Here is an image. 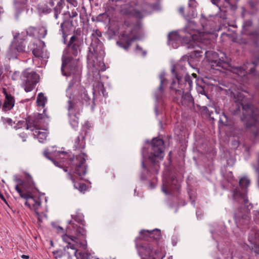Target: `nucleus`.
I'll return each instance as SVG.
<instances>
[{"instance_id":"obj_24","label":"nucleus","mask_w":259,"mask_h":259,"mask_svg":"<svg viewBox=\"0 0 259 259\" xmlns=\"http://www.w3.org/2000/svg\"><path fill=\"white\" fill-rule=\"evenodd\" d=\"M15 190L19 194L21 198H23L25 199H31V198L32 197L26 193H23V192L21 190V189L18 187V186H15Z\"/></svg>"},{"instance_id":"obj_55","label":"nucleus","mask_w":259,"mask_h":259,"mask_svg":"<svg viewBox=\"0 0 259 259\" xmlns=\"http://www.w3.org/2000/svg\"><path fill=\"white\" fill-rule=\"evenodd\" d=\"M19 35H20V34H18L17 35L14 36L15 40H16L17 39L19 38Z\"/></svg>"},{"instance_id":"obj_36","label":"nucleus","mask_w":259,"mask_h":259,"mask_svg":"<svg viewBox=\"0 0 259 259\" xmlns=\"http://www.w3.org/2000/svg\"><path fill=\"white\" fill-rule=\"evenodd\" d=\"M197 90H198V92L200 94H201L202 95H206L204 89L202 87H199Z\"/></svg>"},{"instance_id":"obj_25","label":"nucleus","mask_w":259,"mask_h":259,"mask_svg":"<svg viewBox=\"0 0 259 259\" xmlns=\"http://www.w3.org/2000/svg\"><path fill=\"white\" fill-rule=\"evenodd\" d=\"M24 41V40H23V42L21 41L20 42V44H19L18 46H16V49L18 52H27L28 51L29 49L28 48H27L26 47L25 44L24 45H23Z\"/></svg>"},{"instance_id":"obj_51","label":"nucleus","mask_w":259,"mask_h":259,"mask_svg":"<svg viewBox=\"0 0 259 259\" xmlns=\"http://www.w3.org/2000/svg\"><path fill=\"white\" fill-rule=\"evenodd\" d=\"M51 160L53 162V163H54L56 166H59V167L60 166L59 165V164H59V163H58V162H57L55 161L54 160H53V159H52V160Z\"/></svg>"},{"instance_id":"obj_58","label":"nucleus","mask_w":259,"mask_h":259,"mask_svg":"<svg viewBox=\"0 0 259 259\" xmlns=\"http://www.w3.org/2000/svg\"><path fill=\"white\" fill-rule=\"evenodd\" d=\"M20 136H21V137H22V138H23L22 141H23V142L26 141V136H25V135H24V136H21V135H20Z\"/></svg>"},{"instance_id":"obj_18","label":"nucleus","mask_w":259,"mask_h":259,"mask_svg":"<svg viewBox=\"0 0 259 259\" xmlns=\"http://www.w3.org/2000/svg\"><path fill=\"white\" fill-rule=\"evenodd\" d=\"M14 105V99L11 95H7L3 108L6 110H10Z\"/></svg>"},{"instance_id":"obj_16","label":"nucleus","mask_w":259,"mask_h":259,"mask_svg":"<svg viewBox=\"0 0 259 259\" xmlns=\"http://www.w3.org/2000/svg\"><path fill=\"white\" fill-rule=\"evenodd\" d=\"M234 123L232 119L229 118L226 114L223 113L220 116L219 120V126H232Z\"/></svg>"},{"instance_id":"obj_38","label":"nucleus","mask_w":259,"mask_h":259,"mask_svg":"<svg viewBox=\"0 0 259 259\" xmlns=\"http://www.w3.org/2000/svg\"><path fill=\"white\" fill-rule=\"evenodd\" d=\"M68 3L73 5L74 7H76L77 5V3L75 0H66Z\"/></svg>"},{"instance_id":"obj_6","label":"nucleus","mask_w":259,"mask_h":259,"mask_svg":"<svg viewBox=\"0 0 259 259\" xmlns=\"http://www.w3.org/2000/svg\"><path fill=\"white\" fill-rule=\"evenodd\" d=\"M164 142L161 139L154 138L151 143V150L148 156L150 161L155 164L154 170L157 172L159 165L157 164L159 160L164 157Z\"/></svg>"},{"instance_id":"obj_29","label":"nucleus","mask_w":259,"mask_h":259,"mask_svg":"<svg viewBox=\"0 0 259 259\" xmlns=\"http://www.w3.org/2000/svg\"><path fill=\"white\" fill-rule=\"evenodd\" d=\"M33 54L36 57H42V52L40 49H35L32 51Z\"/></svg>"},{"instance_id":"obj_30","label":"nucleus","mask_w":259,"mask_h":259,"mask_svg":"<svg viewBox=\"0 0 259 259\" xmlns=\"http://www.w3.org/2000/svg\"><path fill=\"white\" fill-rule=\"evenodd\" d=\"M14 180L17 183L16 186H18V187L19 186H22L24 184L23 181L16 176L14 177Z\"/></svg>"},{"instance_id":"obj_10","label":"nucleus","mask_w":259,"mask_h":259,"mask_svg":"<svg viewBox=\"0 0 259 259\" xmlns=\"http://www.w3.org/2000/svg\"><path fill=\"white\" fill-rule=\"evenodd\" d=\"M26 80L23 83V87L26 92H31L36 84L38 82L39 76L34 72H31L27 73L26 75Z\"/></svg>"},{"instance_id":"obj_43","label":"nucleus","mask_w":259,"mask_h":259,"mask_svg":"<svg viewBox=\"0 0 259 259\" xmlns=\"http://www.w3.org/2000/svg\"><path fill=\"white\" fill-rule=\"evenodd\" d=\"M69 16L71 18L75 17L77 16V13L76 11H72Z\"/></svg>"},{"instance_id":"obj_13","label":"nucleus","mask_w":259,"mask_h":259,"mask_svg":"<svg viewBox=\"0 0 259 259\" xmlns=\"http://www.w3.org/2000/svg\"><path fill=\"white\" fill-rule=\"evenodd\" d=\"M34 131L33 133V136L35 138H37L38 139V141L40 143H42L44 140H45L48 136V133L47 131L44 130H40L39 128V127H32Z\"/></svg>"},{"instance_id":"obj_11","label":"nucleus","mask_w":259,"mask_h":259,"mask_svg":"<svg viewBox=\"0 0 259 259\" xmlns=\"http://www.w3.org/2000/svg\"><path fill=\"white\" fill-rule=\"evenodd\" d=\"M76 81L75 78H74L72 80H71L68 85V87L66 90L67 96H68L69 99L67 101L68 106L67 109L70 112H73V111L78 109L77 105L73 96L71 95L70 93V88L73 86L74 83V81Z\"/></svg>"},{"instance_id":"obj_57","label":"nucleus","mask_w":259,"mask_h":259,"mask_svg":"<svg viewBox=\"0 0 259 259\" xmlns=\"http://www.w3.org/2000/svg\"><path fill=\"white\" fill-rule=\"evenodd\" d=\"M255 252L259 254V246L255 248Z\"/></svg>"},{"instance_id":"obj_39","label":"nucleus","mask_w":259,"mask_h":259,"mask_svg":"<svg viewBox=\"0 0 259 259\" xmlns=\"http://www.w3.org/2000/svg\"><path fill=\"white\" fill-rule=\"evenodd\" d=\"M220 17L222 18L223 19H226L227 18V14L226 12L221 11L220 14Z\"/></svg>"},{"instance_id":"obj_14","label":"nucleus","mask_w":259,"mask_h":259,"mask_svg":"<svg viewBox=\"0 0 259 259\" xmlns=\"http://www.w3.org/2000/svg\"><path fill=\"white\" fill-rule=\"evenodd\" d=\"M252 23L251 20H246L244 21L243 25L242 32L246 35H257V33L252 31Z\"/></svg>"},{"instance_id":"obj_56","label":"nucleus","mask_w":259,"mask_h":259,"mask_svg":"<svg viewBox=\"0 0 259 259\" xmlns=\"http://www.w3.org/2000/svg\"><path fill=\"white\" fill-rule=\"evenodd\" d=\"M30 204H31V202H28V201H26L25 203V204L26 205L28 206L29 207H30Z\"/></svg>"},{"instance_id":"obj_23","label":"nucleus","mask_w":259,"mask_h":259,"mask_svg":"<svg viewBox=\"0 0 259 259\" xmlns=\"http://www.w3.org/2000/svg\"><path fill=\"white\" fill-rule=\"evenodd\" d=\"M70 123L73 128H75L78 126V118L74 115H69Z\"/></svg>"},{"instance_id":"obj_8","label":"nucleus","mask_w":259,"mask_h":259,"mask_svg":"<svg viewBox=\"0 0 259 259\" xmlns=\"http://www.w3.org/2000/svg\"><path fill=\"white\" fill-rule=\"evenodd\" d=\"M138 251L142 259H163L164 255L158 249L153 250L150 246H140Z\"/></svg>"},{"instance_id":"obj_45","label":"nucleus","mask_w":259,"mask_h":259,"mask_svg":"<svg viewBox=\"0 0 259 259\" xmlns=\"http://www.w3.org/2000/svg\"><path fill=\"white\" fill-rule=\"evenodd\" d=\"M137 50L138 51H141V52H142V53L143 54V55H146V52L145 51H142V48H141V47H140V46H138V45H137Z\"/></svg>"},{"instance_id":"obj_34","label":"nucleus","mask_w":259,"mask_h":259,"mask_svg":"<svg viewBox=\"0 0 259 259\" xmlns=\"http://www.w3.org/2000/svg\"><path fill=\"white\" fill-rule=\"evenodd\" d=\"M93 35L96 37H100L102 35L101 32L98 30H94Z\"/></svg>"},{"instance_id":"obj_7","label":"nucleus","mask_w":259,"mask_h":259,"mask_svg":"<svg viewBox=\"0 0 259 259\" xmlns=\"http://www.w3.org/2000/svg\"><path fill=\"white\" fill-rule=\"evenodd\" d=\"M250 184V181L246 177L241 178L239 181V186L242 189L241 192L239 190H235L233 192L234 198L240 203H243L246 205L248 200L246 197V188Z\"/></svg>"},{"instance_id":"obj_50","label":"nucleus","mask_w":259,"mask_h":259,"mask_svg":"<svg viewBox=\"0 0 259 259\" xmlns=\"http://www.w3.org/2000/svg\"><path fill=\"white\" fill-rule=\"evenodd\" d=\"M21 257L24 259H28L29 258V256L27 255L23 254L21 255Z\"/></svg>"},{"instance_id":"obj_12","label":"nucleus","mask_w":259,"mask_h":259,"mask_svg":"<svg viewBox=\"0 0 259 259\" xmlns=\"http://www.w3.org/2000/svg\"><path fill=\"white\" fill-rule=\"evenodd\" d=\"M43 117V115L39 113L35 114L33 118L29 117L26 121L27 129L33 131L32 127H39V120L42 119Z\"/></svg>"},{"instance_id":"obj_60","label":"nucleus","mask_w":259,"mask_h":259,"mask_svg":"<svg viewBox=\"0 0 259 259\" xmlns=\"http://www.w3.org/2000/svg\"><path fill=\"white\" fill-rule=\"evenodd\" d=\"M229 3H233V0H226ZM238 0H234V1H238Z\"/></svg>"},{"instance_id":"obj_5","label":"nucleus","mask_w":259,"mask_h":259,"mask_svg":"<svg viewBox=\"0 0 259 259\" xmlns=\"http://www.w3.org/2000/svg\"><path fill=\"white\" fill-rule=\"evenodd\" d=\"M76 236H70L67 235L62 236V239L67 245L65 247L71 249H76V248L85 249L87 245L85 240L86 233L85 230L82 227H78L76 230Z\"/></svg>"},{"instance_id":"obj_28","label":"nucleus","mask_w":259,"mask_h":259,"mask_svg":"<svg viewBox=\"0 0 259 259\" xmlns=\"http://www.w3.org/2000/svg\"><path fill=\"white\" fill-rule=\"evenodd\" d=\"M31 204L34 206L35 209H37L40 206V202L39 201H36L33 197L30 199Z\"/></svg>"},{"instance_id":"obj_27","label":"nucleus","mask_w":259,"mask_h":259,"mask_svg":"<svg viewBox=\"0 0 259 259\" xmlns=\"http://www.w3.org/2000/svg\"><path fill=\"white\" fill-rule=\"evenodd\" d=\"M175 93H176V98L178 100H180L182 96H183L185 93L184 91L182 89H178V90H175Z\"/></svg>"},{"instance_id":"obj_19","label":"nucleus","mask_w":259,"mask_h":259,"mask_svg":"<svg viewBox=\"0 0 259 259\" xmlns=\"http://www.w3.org/2000/svg\"><path fill=\"white\" fill-rule=\"evenodd\" d=\"M84 146L85 142L84 141V137H82L81 139L78 137L74 142V150H80V149H83L84 148Z\"/></svg>"},{"instance_id":"obj_64","label":"nucleus","mask_w":259,"mask_h":259,"mask_svg":"<svg viewBox=\"0 0 259 259\" xmlns=\"http://www.w3.org/2000/svg\"><path fill=\"white\" fill-rule=\"evenodd\" d=\"M64 171H65V172H67V168H64L63 169Z\"/></svg>"},{"instance_id":"obj_31","label":"nucleus","mask_w":259,"mask_h":259,"mask_svg":"<svg viewBox=\"0 0 259 259\" xmlns=\"http://www.w3.org/2000/svg\"><path fill=\"white\" fill-rule=\"evenodd\" d=\"M47 32V29L44 27H42L39 29V33L40 34V36L42 37H44L46 35Z\"/></svg>"},{"instance_id":"obj_37","label":"nucleus","mask_w":259,"mask_h":259,"mask_svg":"<svg viewBox=\"0 0 259 259\" xmlns=\"http://www.w3.org/2000/svg\"><path fill=\"white\" fill-rule=\"evenodd\" d=\"M117 44L121 48H124V49L125 50H127L128 49V48L129 47V46H130V42L128 43L127 45H122L121 43H120L118 41L117 42Z\"/></svg>"},{"instance_id":"obj_62","label":"nucleus","mask_w":259,"mask_h":259,"mask_svg":"<svg viewBox=\"0 0 259 259\" xmlns=\"http://www.w3.org/2000/svg\"><path fill=\"white\" fill-rule=\"evenodd\" d=\"M3 13V8L0 7V14L1 13Z\"/></svg>"},{"instance_id":"obj_54","label":"nucleus","mask_w":259,"mask_h":259,"mask_svg":"<svg viewBox=\"0 0 259 259\" xmlns=\"http://www.w3.org/2000/svg\"><path fill=\"white\" fill-rule=\"evenodd\" d=\"M249 71L251 73H253L254 72V69L253 68V67H249Z\"/></svg>"},{"instance_id":"obj_41","label":"nucleus","mask_w":259,"mask_h":259,"mask_svg":"<svg viewBox=\"0 0 259 259\" xmlns=\"http://www.w3.org/2000/svg\"><path fill=\"white\" fill-rule=\"evenodd\" d=\"M232 145L234 148H237L239 146V142L237 140L232 141Z\"/></svg>"},{"instance_id":"obj_52","label":"nucleus","mask_w":259,"mask_h":259,"mask_svg":"<svg viewBox=\"0 0 259 259\" xmlns=\"http://www.w3.org/2000/svg\"><path fill=\"white\" fill-rule=\"evenodd\" d=\"M55 19H58V13L56 9H55Z\"/></svg>"},{"instance_id":"obj_20","label":"nucleus","mask_w":259,"mask_h":259,"mask_svg":"<svg viewBox=\"0 0 259 259\" xmlns=\"http://www.w3.org/2000/svg\"><path fill=\"white\" fill-rule=\"evenodd\" d=\"M180 102L183 105H188L192 102V97L189 93H185L180 99Z\"/></svg>"},{"instance_id":"obj_59","label":"nucleus","mask_w":259,"mask_h":259,"mask_svg":"<svg viewBox=\"0 0 259 259\" xmlns=\"http://www.w3.org/2000/svg\"><path fill=\"white\" fill-rule=\"evenodd\" d=\"M176 77L178 80V82H179L181 79V77L177 74H176Z\"/></svg>"},{"instance_id":"obj_22","label":"nucleus","mask_w":259,"mask_h":259,"mask_svg":"<svg viewBox=\"0 0 259 259\" xmlns=\"http://www.w3.org/2000/svg\"><path fill=\"white\" fill-rule=\"evenodd\" d=\"M159 78L160 80V84L158 88V90L160 92H163V86L166 85L167 83V80L165 78V73H161L159 74Z\"/></svg>"},{"instance_id":"obj_3","label":"nucleus","mask_w":259,"mask_h":259,"mask_svg":"<svg viewBox=\"0 0 259 259\" xmlns=\"http://www.w3.org/2000/svg\"><path fill=\"white\" fill-rule=\"evenodd\" d=\"M205 57L211 68L213 69L222 71V69L230 70L233 73L236 74L238 76L243 77L247 73V70L249 67L247 66H254L257 65L256 61H252L251 63L248 62L244 64L243 66L232 67L230 65L231 60L222 54V56H219L218 54L212 51H205Z\"/></svg>"},{"instance_id":"obj_63","label":"nucleus","mask_w":259,"mask_h":259,"mask_svg":"<svg viewBox=\"0 0 259 259\" xmlns=\"http://www.w3.org/2000/svg\"><path fill=\"white\" fill-rule=\"evenodd\" d=\"M73 218H74V219H75V220H76V221H81V220H82V218L79 219V220H77L76 218H75L74 217H73Z\"/></svg>"},{"instance_id":"obj_40","label":"nucleus","mask_w":259,"mask_h":259,"mask_svg":"<svg viewBox=\"0 0 259 259\" xmlns=\"http://www.w3.org/2000/svg\"><path fill=\"white\" fill-rule=\"evenodd\" d=\"M68 178L71 180L73 184L75 183V180L73 178L72 175L70 172L68 174Z\"/></svg>"},{"instance_id":"obj_61","label":"nucleus","mask_w":259,"mask_h":259,"mask_svg":"<svg viewBox=\"0 0 259 259\" xmlns=\"http://www.w3.org/2000/svg\"><path fill=\"white\" fill-rule=\"evenodd\" d=\"M258 213H259V211L258 210L254 211V214L255 215H256L257 214H258Z\"/></svg>"},{"instance_id":"obj_2","label":"nucleus","mask_w":259,"mask_h":259,"mask_svg":"<svg viewBox=\"0 0 259 259\" xmlns=\"http://www.w3.org/2000/svg\"><path fill=\"white\" fill-rule=\"evenodd\" d=\"M81 42L75 36L70 38L68 48L63 52L62 57L61 71L64 76L73 75L76 81L80 80V71L78 68V59H74L71 54L76 56L80 52Z\"/></svg>"},{"instance_id":"obj_17","label":"nucleus","mask_w":259,"mask_h":259,"mask_svg":"<svg viewBox=\"0 0 259 259\" xmlns=\"http://www.w3.org/2000/svg\"><path fill=\"white\" fill-rule=\"evenodd\" d=\"M144 233H145L146 235L149 236L150 237L155 240L160 239L161 236L160 230L157 229L153 230H142L140 232L141 234Z\"/></svg>"},{"instance_id":"obj_33","label":"nucleus","mask_w":259,"mask_h":259,"mask_svg":"<svg viewBox=\"0 0 259 259\" xmlns=\"http://www.w3.org/2000/svg\"><path fill=\"white\" fill-rule=\"evenodd\" d=\"M75 250L74 255L76 256L77 259H83V257H86L81 253H77V248L76 249H73Z\"/></svg>"},{"instance_id":"obj_42","label":"nucleus","mask_w":259,"mask_h":259,"mask_svg":"<svg viewBox=\"0 0 259 259\" xmlns=\"http://www.w3.org/2000/svg\"><path fill=\"white\" fill-rule=\"evenodd\" d=\"M44 155L47 158L50 160H52V158L49 156V152L48 151V150L44 151Z\"/></svg>"},{"instance_id":"obj_9","label":"nucleus","mask_w":259,"mask_h":259,"mask_svg":"<svg viewBox=\"0 0 259 259\" xmlns=\"http://www.w3.org/2000/svg\"><path fill=\"white\" fill-rule=\"evenodd\" d=\"M85 154L81 153L76 156L75 163L72 164V168H74V172L79 176L81 177L85 175L87 167L85 165Z\"/></svg>"},{"instance_id":"obj_48","label":"nucleus","mask_w":259,"mask_h":259,"mask_svg":"<svg viewBox=\"0 0 259 259\" xmlns=\"http://www.w3.org/2000/svg\"><path fill=\"white\" fill-rule=\"evenodd\" d=\"M162 191H163V193H164L165 194H168V193L166 191L165 189V187L164 185L162 186Z\"/></svg>"},{"instance_id":"obj_15","label":"nucleus","mask_w":259,"mask_h":259,"mask_svg":"<svg viewBox=\"0 0 259 259\" xmlns=\"http://www.w3.org/2000/svg\"><path fill=\"white\" fill-rule=\"evenodd\" d=\"M124 13L133 15L138 18H142L144 16L142 13L139 10H136L133 6L127 5L123 10Z\"/></svg>"},{"instance_id":"obj_46","label":"nucleus","mask_w":259,"mask_h":259,"mask_svg":"<svg viewBox=\"0 0 259 259\" xmlns=\"http://www.w3.org/2000/svg\"><path fill=\"white\" fill-rule=\"evenodd\" d=\"M179 11L182 15H183L184 12V8L183 7H180L179 9Z\"/></svg>"},{"instance_id":"obj_4","label":"nucleus","mask_w":259,"mask_h":259,"mask_svg":"<svg viewBox=\"0 0 259 259\" xmlns=\"http://www.w3.org/2000/svg\"><path fill=\"white\" fill-rule=\"evenodd\" d=\"M183 31L188 33L190 36H187L190 40L188 42L187 47L188 49H193L194 50L191 53L192 57L198 58L202 56L203 51L199 42L201 40V33L199 32L195 29V23L194 21H189Z\"/></svg>"},{"instance_id":"obj_32","label":"nucleus","mask_w":259,"mask_h":259,"mask_svg":"<svg viewBox=\"0 0 259 259\" xmlns=\"http://www.w3.org/2000/svg\"><path fill=\"white\" fill-rule=\"evenodd\" d=\"M185 81L186 83H188L190 88H191L192 86L193 82L191 79L189 75H187L185 76Z\"/></svg>"},{"instance_id":"obj_49","label":"nucleus","mask_w":259,"mask_h":259,"mask_svg":"<svg viewBox=\"0 0 259 259\" xmlns=\"http://www.w3.org/2000/svg\"><path fill=\"white\" fill-rule=\"evenodd\" d=\"M3 93H4V94L5 95V98L7 97V95H9L7 92V90L6 89H3Z\"/></svg>"},{"instance_id":"obj_1","label":"nucleus","mask_w":259,"mask_h":259,"mask_svg":"<svg viewBox=\"0 0 259 259\" xmlns=\"http://www.w3.org/2000/svg\"><path fill=\"white\" fill-rule=\"evenodd\" d=\"M233 100L238 108L232 114L236 115L242 109V116L240 117L247 128L251 130V140L253 142L259 141V110L253 106L245 104L247 99L242 93H233Z\"/></svg>"},{"instance_id":"obj_35","label":"nucleus","mask_w":259,"mask_h":259,"mask_svg":"<svg viewBox=\"0 0 259 259\" xmlns=\"http://www.w3.org/2000/svg\"><path fill=\"white\" fill-rule=\"evenodd\" d=\"M188 5L190 7H195L196 6V2L195 0H189Z\"/></svg>"},{"instance_id":"obj_21","label":"nucleus","mask_w":259,"mask_h":259,"mask_svg":"<svg viewBox=\"0 0 259 259\" xmlns=\"http://www.w3.org/2000/svg\"><path fill=\"white\" fill-rule=\"evenodd\" d=\"M36 102L39 106H44L47 102V98L42 93L38 95Z\"/></svg>"},{"instance_id":"obj_47","label":"nucleus","mask_w":259,"mask_h":259,"mask_svg":"<svg viewBox=\"0 0 259 259\" xmlns=\"http://www.w3.org/2000/svg\"><path fill=\"white\" fill-rule=\"evenodd\" d=\"M64 23L63 22L61 24V25H60V28H61V30L62 31V32L64 34Z\"/></svg>"},{"instance_id":"obj_26","label":"nucleus","mask_w":259,"mask_h":259,"mask_svg":"<svg viewBox=\"0 0 259 259\" xmlns=\"http://www.w3.org/2000/svg\"><path fill=\"white\" fill-rule=\"evenodd\" d=\"M74 188L78 189L80 192H83L86 190L87 186L84 184H75L74 183Z\"/></svg>"},{"instance_id":"obj_44","label":"nucleus","mask_w":259,"mask_h":259,"mask_svg":"<svg viewBox=\"0 0 259 259\" xmlns=\"http://www.w3.org/2000/svg\"><path fill=\"white\" fill-rule=\"evenodd\" d=\"M137 50L138 51H141V52H142V53L143 54V55H146V52L145 51H142V48H141V47H140V46H138V45H137Z\"/></svg>"},{"instance_id":"obj_53","label":"nucleus","mask_w":259,"mask_h":259,"mask_svg":"<svg viewBox=\"0 0 259 259\" xmlns=\"http://www.w3.org/2000/svg\"><path fill=\"white\" fill-rule=\"evenodd\" d=\"M142 166L144 169L146 168V165H145V164L144 163V160H142Z\"/></svg>"}]
</instances>
